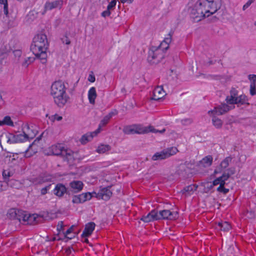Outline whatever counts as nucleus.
I'll return each mask as SVG.
<instances>
[{
  "mask_svg": "<svg viewBox=\"0 0 256 256\" xmlns=\"http://www.w3.org/2000/svg\"><path fill=\"white\" fill-rule=\"evenodd\" d=\"M178 150L176 147H171L164 149L160 152H156L152 158V160L156 161L164 160L177 153Z\"/></svg>",
  "mask_w": 256,
  "mask_h": 256,
  "instance_id": "obj_7",
  "label": "nucleus"
},
{
  "mask_svg": "<svg viewBox=\"0 0 256 256\" xmlns=\"http://www.w3.org/2000/svg\"><path fill=\"white\" fill-rule=\"evenodd\" d=\"M62 43L66 44H70V40L67 36H64L63 38H62Z\"/></svg>",
  "mask_w": 256,
  "mask_h": 256,
  "instance_id": "obj_52",
  "label": "nucleus"
},
{
  "mask_svg": "<svg viewBox=\"0 0 256 256\" xmlns=\"http://www.w3.org/2000/svg\"><path fill=\"white\" fill-rule=\"evenodd\" d=\"M31 147H32V145H30L28 149L26 152L25 156L26 158L30 157L32 155V154H29L30 149Z\"/></svg>",
  "mask_w": 256,
  "mask_h": 256,
  "instance_id": "obj_60",
  "label": "nucleus"
},
{
  "mask_svg": "<svg viewBox=\"0 0 256 256\" xmlns=\"http://www.w3.org/2000/svg\"><path fill=\"white\" fill-rule=\"evenodd\" d=\"M81 194V197H82L84 202L88 200H90L92 198V195L90 192L82 193Z\"/></svg>",
  "mask_w": 256,
  "mask_h": 256,
  "instance_id": "obj_46",
  "label": "nucleus"
},
{
  "mask_svg": "<svg viewBox=\"0 0 256 256\" xmlns=\"http://www.w3.org/2000/svg\"><path fill=\"white\" fill-rule=\"evenodd\" d=\"M74 226H71L64 233V236L66 238H68L70 240H71L72 239L74 236H68V235L72 233L74 230Z\"/></svg>",
  "mask_w": 256,
  "mask_h": 256,
  "instance_id": "obj_42",
  "label": "nucleus"
},
{
  "mask_svg": "<svg viewBox=\"0 0 256 256\" xmlns=\"http://www.w3.org/2000/svg\"><path fill=\"white\" fill-rule=\"evenodd\" d=\"M66 88L65 82L62 80L56 81L51 86L50 94L59 108L64 107L70 99L66 93Z\"/></svg>",
  "mask_w": 256,
  "mask_h": 256,
  "instance_id": "obj_3",
  "label": "nucleus"
},
{
  "mask_svg": "<svg viewBox=\"0 0 256 256\" xmlns=\"http://www.w3.org/2000/svg\"><path fill=\"white\" fill-rule=\"evenodd\" d=\"M225 184L226 182L221 183L220 185L217 188V191L222 192L224 194H227L229 192V190L224 187Z\"/></svg>",
  "mask_w": 256,
  "mask_h": 256,
  "instance_id": "obj_37",
  "label": "nucleus"
},
{
  "mask_svg": "<svg viewBox=\"0 0 256 256\" xmlns=\"http://www.w3.org/2000/svg\"><path fill=\"white\" fill-rule=\"evenodd\" d=\"M12 50V48L9 44L4 43L0 48V57H2Z\"/></svg>",
  "mask_w": 256,
  "mask_h": 256,
  "instance_id": "obj_25",
  "label": "nucleus"
},
{
  "mask_svg": "<svg viewBox=\"0 0 256 256\" xmlns=\"http://www.w3.org/2000/svg\"><path fill=\"white\" fill-rule=\"evenodd\" d=\"M48 46L47 36L42 33L38 34L34 38L30 46V50L33 54L39 58L43 64L46 63V50Z\"/></svg>",
  "mask_w": 256,
  "mask_h": 256,
  "instance_id": "obj_2",
  "label": "nucleus"
},
{
  "mask_svg": "<svg viewBox=\"0 0 256 256\" xmlns=\"http://www.w3.org/2000/svg\"><path fill=\"white\" fill-rule=\"evenodd\" d=\"M122 131L124 133L126 134H142L148 132H156L154 128L152 126L144 128L138 124H132L126 126L124 128Z\"/></svg>",
  "mask_w": 256,
  "mask_h": 256,
  "instance_id": "obj_5",
  "label": "nucleus"
},
{
  "mask_svg": "<svg viewBox=\"0 0 256 256\" xmlns=\"http://www.w3.org/2000/svg\"><path fill=\"white\" fill-rule=\"evenodd\" d=\"M218 226L220 227L221 230L224 231H228L231 228V226L230 224L227 222H218Z\"/></svg>",
  "mask_w": 256,
  "mask_h": 256,
  "instance_id": "obj_31",
  "label": "nucleus"
},
{
  "mask_svg": "<svg viewBox=\"0 0 256 256\" xmlns=\"http://www.w3.org/2000/svg\"><path fill=\"white\" fill-rule=\"evenodd\" d=\"M235 173V168H230L227 170V172H224L222 175L225 176H228V178L232 174Z\"/></svg>",
  "mask_w": 256,
  "mask_h": 256,
  "instance_id": "obj_47",
  "label": "nucleus"
},
{
  "mask_svg": "<svg viewBox=\"0 0 256 256\" xmlns=\"http://www.w3.org/2000/svg\"><path fill=\"white\" fill-rule=\"evenodd\" d=\"M164 52L160 48L152 46L148 53V60L151 64L160 62L164 58Z\"/></svg>",
  "mask_w": 256,
  "mask_h": 256,
  "instance_id": "obj_6",
  "label": "nucleus"
},
{
  "mask_svg": "<svg viewBox=\"0 0 256 256\" xmlns=\"http://www.w3.org/2000/svg\"><path fill=\"white\" fill-rule=\"evenodd\" d=\"M84 184L80 180H73L70 183V188L68 189V194L72 193H77L81 191L83 188Z\"/></svg>",
  "mask_w": 256,
  "mask_h": 256,
  "instance_id": "obj_11",
  "label": "nucleus"
},
{
  "mask_svg": "<svg viewBox=\"0 0 256 256\" xmlns=\"http://www.w3.org/2000/svg\"><path fill=\"white\" fill-rule=\"evenodd\" d=\"M54 194L59 198L62 197L64 194H68V190L62 184H58L54 190Z\"/></svg>",
  "mask_w": 256,
  "mask_h": 256,
  "instance_id": "obj_14",
  "label": "nucleus"
},
{
  "mask_svg": "<svg viewBox=\"0 0 256 256\" xmlns=\"http://www.w3.org/2000/svg\"><path fill=\"white\" fill-rule=\"evenodd\" d=\"M66 252L67 254H70L71 252V249L70 248H68L66 250Z\"/></svg>",
  "mask_w": 256,
  "mask_h": 256,
  "instance_id": "obj_62",
  "label": "nucleus"
},
{
  "mask_svg": "<svg viewBox=\"0 0 256 256\" xmlns=\"http://www.w3.org/2000/svg\"><path fill=\"white\" fill-rule=\"evenodd\" d=\"M18 210H16L14 208L10 209L8 212L9 216L10 218L16 219L17 217V212Z\"/></svg>",
  "mask_w": 256,
  "mask_h": 256,
  "instance_id": "obj_38",
  "label": "nucleus"
},
{
  "mask_svg": "<svg viewBox=\"0 0 256 256\" xmlns=\"http://www.w3.org/2000/svg\"><path fill=\"white\" fill-rule=\"evenodd\" d=\"M95 76H94L92 74H92H90L89 76H88V80L91 82H94V81H95Z\"/></svg>",
  "mask_w": 256,
  "mask_h": 256,
  "instance_id": "obj_58",
  "label": "nucleus"
},
{
  "mask_svg": "<svg viewBox=\"0 0 256 256\" xmlns=\"http://www.w3.org/2000/svg\"><path fill=\"white\" fill-rule=\"evenodd\" d=\"M82 194L76 195L72 197V202L74 204H80L84 202Z\"/></svg>",
  "mask_w": 256,
  "mask_h": 256,
  "instance_id": "obj_36",
  "label": "nucleus"
},
{
  "mask_svg": "<svg viewBox=\"0 0 256 256\" xmlns=\"http://www.w3.org/2000/svg\"><path fill=\"white\" fill-rule=\"evenodd\" d=\"M198 186L195 184L190 185L187 186H186L182 190V192L183 194H185V195H191L192 194L194 191L197 190Z\"/></svg>",
  "mask_w": 256,
  "mask_h": 256,
  "instance_id": "obj_27",
  "label": "nucleus"
},
{
  "mask_svg": "<svg viewBox=\"0 0 256 256\" xmlns=\"http://www.w3.org/2000/svg\"><path fill=\"white\" fill-rule=\"evenodd\" d=\"M232 158L228 156L220 164V167L214 170V173L218 174L220 172L226 168L230 163L232 162Z\"/></svg>",
  "mask_w": 256,
  "mask_h": 256,
  "instance_id": "obj_20",
  "label": "nucleus"
},
{
  "mask_svg": "<svg viewBox=\"0 0 256 256\" xmlns=\"http://www.w3.org/2000/svg\"><path fill=\"white\" fill-rule=\"evenodd\" d=\"M2 125H3L2 121L0 120V126H2Z\"/></svg>",
  "mask_w": 256,
  "mask_h": 256,
  "instance_id": "obj_64",
  "label": "nucleus"
},
{
  "mask_svg": "<svg viewBox=\"0 0 256 256\" xmlns=\"http://www.w3.org/2000/svg\"><path fill=\"white\" fill-rule=\"evenodd\" d=\"M248 99L244 94H241L236 98V104H244L246 103Z\"/></svg>",
  "mask_w": 256,
  "mask_h": 256,
  "instance_id": "obj_32",
  "label": "nucleus"
},
{
  "mask_svg": "<svg viewBox=\"0 0 256 256\" xmlns=\"http://www.w3.org/2000/svg\"><path fill=\"white\" fill-rule=\"evenodd\" d=\"M221 7V0H198L190 8V18L198 22L214 14Z\"/></svg>",
  "mask_w": 256,
  "mask_h": 256,
  "instance_id": "obj_1",
  "label": "nucleus"
},
{
  "mask_svg": "<svg viewBox=\"0 0 256 256\" xmlns=\"http://www.w3.org/2000/svg\"><path fill=\"white\" fill-rule=\"evenodd\" d=\"M64 222L62 221H60L58 222L57 225V230L58 233H60L61 231L63 230H64Z\"/></svg>",
  "mask_w": 256,
  "mask_h": 256,
  "instance_id": "obj_49",
  "label": "nucleus"
},
{
  "mask_svg": "<svg viewBox=\"0 0 256 256\" xmlns=\"http://www.w3.org/2000/svg\"><path fill=\"white\" fill-rule=\"evenodd\" d=\"M254 1V0H248L247 2L243 6V10H246Z\"/></svg>",
  "mask_w": 256,
  "mask_h": 256,
  "instance_id": "obj_55",
  "label": "nucleus"
},
{
  "mask_svg": "<svg viewBox=\"0 0 256 256\" xmlns=\"http://www.w3.org/2000/svg\"><path fill=\"white\" fill-rule=\"evenodd\" d=\"M7 186H10V187L16 188L18 184V182L15 180H10L6 182Z\"/></svg>",
  "mask_w": 256,
  "mask_h": 256,
  "instance_id": "obj_40",
  "label": "nucleus"
},
{
  "mask_svg": "<svg viewBox=\"0 0 256 256\" xmlns=\"http://www.w3.org/2000/svg\"><path fill=\"white\" fill-rule=\"evenodd\" d=\"M248 79L251 81L250 82H254L256 84V74H249L248 76Z\"/></svg>",
  "mask_w": 256,
  "mask_h": 256,
  "instance_id": "obj_53",
  "label": "nucleus"
},
{
  "mask_svg": "<svg viewBox=\"0 0 256 256\" xmlns=\"http://www.w3.org/2000/svg\"><path fill=\"white\" fill-rule=\"evenodd\" d=\"M238 96V91L235 88H232L230 90V96H226V101L230 104H236Z\"/></svg>",
  "mask_w": 256,
  "mask_h": 256,
  "instance_id": "obj_16",
  "label": "nucleus"
},
{
  "mask_svg": "<svg viewBox=\"0 0 256 256\" xmlns=\"http://www.w3.org/2000/svg\"><path fill=\"white\" fill-rule=\"evenodd\" d=\"M114 115V113L113 112H110L108 114L104 116L102 120L100 122L98 128L95 132H94L95 135H96L100 132L101 128L105 126Z\"/></svg>",
  "mask_w": 256,
  "mask_h": 256,
  "instance_id": "obj_18",
  "label": "nucleus"
},
{
  "mask_svg": "<svg viewBox=\"0 0 256 256\" xmlns=\"http://www.w3.org/2000/svg\"><path fill=\"white\" fill-rule=\"evenodd\" d=\"M2 177L4 180V182H6L10 180H9V178L12 176V173L8 170H4L2 172Z\"/></svg>",
  "mask_w": 256,
  "mask_h": 256,
  "instance_id": "obj_33",
  "label": "nucleus"
},
{
  "mask_svg": "<svg viewBox=\"0 0 256 256\" xmlns=\"http://www.w3.org/2000/svg\"><path fill=\"white\" fill-rule=\"evenodd\" d=\"M50 119L53 122H54V120L60 121L62 119V116H60L57 114H55L53 116H52Z\"/></svg>",
  "mask_w": 256,
  "mask_h": 256,
  "instance_id": "obj_50",
  "label": "nucleus"
},
{
  "mask_svg": "<svg viewBox=\"0 0 256 256\" xmlns=\"http://www.w3.org/2000/svg\"><path fill=\"white\" fill-rule=\"evenodd\" d=\"M97 96L96 90L94 87L91 88L88 92V98L90 104H94Z\"/></svg>",
  "mask_w": 256,
  "mask_h": 256,
  "instance_id": "obj_26",
  "label": "nucleus"
},
{
  "mask_svg": "<svg viewBox=\"0 0 256 256\" xmlns=\"http://www.w3.org/2000/svg\"><path fill=\"white\" fill-rule=\"evenodd\" d=\"M34 60V58L30 57L26 58L22 63V66L24 67H27Z\"/></svg>",
  "mask_w": 256,
  "mask_h": 256,
  "instance_id": "obj_44",
  "label": "nucleus"
},
{
  "mask_svg": "<svg viewBox=\"0 0 256 256\" xmlns=\"http://www.w3.org/2000/svg\"><path fill=\"white\" fill-rule=\"evenodd\" d=\"M173 32H170L168 36L164 38V40L161 42L160 45L158 46V48H160V49L164 52H166L169 48V44L172 41V37Z\"/></svg>",
  "mask_w": 256,
  "mask_h": 256,
  "instance_id": "obj_19",
  "label": "nucleus"
},
{
  "mask_svg": "<svg viewBox=\"0 0 256 256\" xmlns=\"http://www.w3.org/2000/svg\"><path fill=\"white\" fill-rule=\"evenodd\" d=\"M214 186L212 183L211 182H207L205 183L204 185V190L206 192H208L210 190H211L213 188Z\"/></svg>",
  "mask_w": 256,
  "mask_h": 256,
  "instance_id": "obj_43",
  "label": "nucleus"
},
{
  "mask_svg": "<svg viewBox=\"0 0 256 256\" xmlns=\"http://www.w3.org/2000/svg\"><path fill=\"white\" fill-rule=\"evenodd\" d=\"M213 158L212 156L208 155L204 158L199 162L198 166L200 168H207L210 166L212 162Z\"/></svg>",
  "mask_w": 256,
  "mask_h": 256,
  "instance_id": "obj_22",
  "label": "nucleus"
},
{
  "mask_svg": "<svg viewBox=\"0 0 256 256\" xmlns=\"http://www.w3.org/2000/svg\"><path fill=\"white\" fill-rule=\"evenodd\" d=\"M64 148V146L60 144L52 145L48 148V154L62 156L63 154V150Z\"/></svg>",
  "mask_w": 256,
  "mask_h": 256,
  "instance_id": "obj_12",
  "label": "nucleus"
},
{
  "mask_svg": "<svg viewBox=\"0 0 256 256\" xmlns=\"http://www.w3.org/2000/svg\"><path fill=\"white\" fill-rule=\"evenodd\" d=\"M26 128L29 130V126L27 124L25 125L24 127V131L23 134L12 135V138H10L8 141L10 142V143H17L22 142L27 140L30 137V134L28 133H26Z\"/></svg>",
  "mask_w": 256,
  "mask_h": 256,
  "instance_id": "obj_8",
  "label": "nucleus"
},
{
  "mask_svg": "<svg viewBox=\"0 0 256 256\" xmlns=\"http://www.w3.org/2000/svg\"><path fill=\"white\" fill-rule=\"evenodd\" d=\"M0 4L4 5V12L6 16H8V0H0Z\"/></svg>",
  "mask_w": 256,
  "mask_h": 256,
  "instance_id": "obj_35",
  "label": "nucleus"
},
{
  "mask_svg": "<svg viewBox=\"0 0 256 256\" xmlns=\"http://www.w3.org/2000/svg\"><path fill=\"white\" fill-rule=\"evenodd\" d=\"M140 220L145 222L158 220V211L152 210L146 216H144Z\"/></svg>",
  "mask_w": 256,
  "mask_h": 256,
  "instance_id": "obj_17",
  "label": "nucleus"
},
{
  "mask_svg": "<svg viewBox=\"0 0 256 256\" xmlns=\"http://www.w3.org/2000/svg\"><path fill=\"white\" fill-rule=\"evenodd\" d=\"M111 12L107 8L106 10L103 12L102 14V16L104 17L110 16Z\"/></svg>",
  "mask_w": 256,
  "mask_h": 256,
  "instance_id": "obj_57",
  "label": "nucleus"
},
{
  "mask_svg": "<svg viewBox=\"0 0 256 256\" xmlns=\"http://www.w3.org/2000/svg\"><path fill=\"white\" fill-rule=\"evenodd\" d=\"M120 2L122 3H125L126 2H129V0H120Z\"/></svg>",
  "mask_w": 256,
  "mask_h": 256,
  "instance_id": "obj_63",
  "label": "nucleus"
},
{
  "mask_svg": "<svg viewBox=\"0 0 256 256\" xmlns=\"http://www.w3.org/2000/svg\"><path fill=\"white\" fill-rule=\"evenodd\" d=\"M52 179L53 177L52 175L42 174L37 177L32 178L30 182L34 185H40L46 182H52Z\"/></svg>",
  "mask_w": 256,
  "mask_h": 256,
  "instance_id": "obj_9",
  "label": "nucleus"
},
{
  "mask_svg": "<svg viewBox=\"0 0 256 256\" xmlns=\"http://www.w3.org/2000/svg\"><path fill=\"white\" fill-rule=\"evenodd\" d=\"M250 91L251 96H253L256 94V84H254V82H250Z\"/></svg>",
  "mask_w": 256,
  "mask_h": 256,
  "instance_id": "obj_45",
  "label": "nucleus"
},
{
  "mask_svg": "<svg viewBox=\"0 0 256 256\" xmlns=\"http://www.w3.org/2000/svg\"><path fill=\"white\" fill-rule=\"evenodd\" d=\"M230 110V106L226 104H222L214 108V110L208 111V114L212 116L213 124L216 128H220L222 125V120L217 118L214 115H222Z\"/></svg>",
  "mask_w": 256,
  "mask_h": 256,
  "instance_id": "obj_4",
  "label": "nucleus"
},
{
  "mask_svg": "<svg viewBox=\"0 0 256 256\" xmlns=\"http://www.w3.org/2000/svg\"><path fill=\"white\" fill-rule=\"evenodd\" d=\"M26 212L23 211L22 210H18L17 212V217L16 220H18L20 222H22V220H24L23 217L24 216Z\"/></svg>",
  "mask_w": 256,
  "mask_h": 256,
  "instance_id": "obj_41",
  "label": "nucleus"
},
{
  "mask_svg": "<svg viewBox=\"0 0 256 256\" xmlns=\"http://www.w3.org/2000/svg\"><path fill=\"white\" fill-rule=\"evenodd\" d=\"M95 224L94 222H90L86 225L82 236L88 237L92 234L95 228Z\"/></svg>",
  "mask_w": 256,
  "mask_h": 256,
  "instance_id": "obj_21",
  "label": "nucleus"
},
{
  "mask_svg": "<svg viewBox=\"0 0 256 256\" xmlns=\"http://www.w3.org/2000/svg\"><path fill=\"white\" fill-rule=\"evenodd\" d=\"M74 152L70 149L64 148L62 155L68 162L72 163L74 160Z\"/></svg>",
  "mask_w": 256,
  "mask_h": 256,
  "instance_id": "obj_24",
  "label": "nucleus"
},
{
  "mask_svg": "<svg viewBox=\"0 0 256 256\" xmlns=\"http://www.w3.org/2000/svg\"><path fill=\"white\" fill-rule=\"evenodd\" d=\"M2 121L3 125H7L11 126H14L13 122L9 116H6Z\"/></svg>",
  "mask_w": 256,
  "mask_h": 256,
  "instance_id": "obj_34",
  "label": "nucleus"
},
{
  "mask_svg": "<svg viewBox=\"0 0 256 256\" xmlns=\"http://www.w3.org/2000/svg\"><path fill=\"white\" fill-rule=\"evenodd\" d=\"M50 186L51 184H49L48 186H46L44 188H42L40 190L41 194L42 195L46 194L48 192V191L50 190Z\"/></svg>",
  "mask_w": 256,
  "mask_h": 256,
  "instance_id": "obj_51",
  "label": "nucleus"
},
{
  "mask_svg": "<svg viewBox=\"0 0 256 256\" xmlns=\"http://www.w3.org/2000/svg\"><path fill=\"white\" fill-rule=\"evenodd\" d=\"M177 212H171L170 210H162L158 212V220L166 219L170 220H175L178 218Z\"/></svg>",
  "mask_w": 256,
  "mask_h": 256,
  "instance_id": "obj_10",
  "label": "nucleus"
},
{
  "mask_svg": "<svg viewBox=\"0 0 256 256\" xmlns=\"http://www.w3.org/2000/svg\"><path fill=\"white\" fill-rule=\"evenodd\" d=\"M112 195V192L109 188H104L100 190L96 194V197L99 199L104 200H108Z\"/></svg>",
  "mask_w": 256,
  "mask_h": 256,
  "instance_id": "obj_13",
  "label": "nucleus"
},
{
  "mask_svg": "<svg viewBox=\"0 0 256 256\" xmlns=\"http://www.w3.org/2000/svg\"><path fill=\"white\" fill-rule=\"evenodd\" d=\"M24 216V220H22V222H28V224L30 223L31 222V220L35 218L34 216H30L29 214H28L26 212Z\"/></svg>",
  "mask_w": 256,
  "mask_h": 256,
  "instance_id": "obj_39",
  "label": "nucleus"
},
{
  "mask_svg": "<svg viewBox=\"0 0 256 256\" xmlns=\"http://www.w3.org/2000/svg\"><path fill=\"white\" fill-rule=\"evenodd\" d=\"M165 94V92L162 86H158L153 91V96L152 99L155 100H158L162 98Z\"/></svg>",
  "mask_w": 256,
  "mask_h": 256,
  "instance_id": "obj_15",
  "label": "nucleus"
},
{
  "mask_svg": "<svg viewBox=\"0 0 256 256\" xmlns=\"http://www.w3.org/2000/svg\"><path fill=\"white\" fill-rule=\"evenodd\" d=\"M254 1V0H248L247 2L243 6V10H246Z\"/></svg>",
  "mask_w": 256,
  "mask_h": 256,
  "instance_id": "obj_54",
  "label": "nucleus"
},
{
  "mask_svg": "<svg viewBox=\"0 0 256 256\" xmlns=\"http://www.w3.org/2000/svg\"><path fill=\"white\" fill-rule=\"evenodd\" d=\"M154 129L156 130V132H155L154 133H156V132H160V133H163L165 131H166V130L164 128L162 129V130H156L154 128Z\"/></svg>",
  "mask_w": 256,
  "mask_h": 256,
  "instance_id": "obj_61",
  "label": "nucleus"
},
{
  "mask_svg": "<svg viewBox=\"0 0 256 256\" xmlns=\"http://www.w3.org/2000/svg\"><path fill=\"white\" fill-rule=\"evenodd\" d=\"M228 179V176H225L222 175L221 176H220L216 178V180H214L212 183L214 186H217L218 184H220V186L221 183L224 182Z\"/></svg>",
  "mask_w": 256,
  "mask_h": 256,
  "instance_id": "obj_29",
  "label": "nucleus"
},
{
  "mask_svg": "<svg viewBox=\"0 0 256 256\" xmlns=\"http://www.w3.org/2000/svg\"><path fill=\"white\" fill-rule=\"evenodd\" d=\"M62 4V0H56L52 2H48L46 3L44 8L46 10H50L53 8L61 6Z\"/></svg>",
  "mask_w": 256,
  "mask_h": 256,
  "instance_id": "obj_23",
  "label": "nucleus"
},
{
  "mask_svg": "<svg viewBox=\"0 0 256 256\" xmlns=\"http://www.w3.org/2000/svg\"><path fill=\"white\" fill-rule=\"evenodd\" d=\"M14 53L16 56L19 58L22 54V51L20 50H15L14 51Z\"/></svg>",
  "mask_w": 256,
  "mask_h": 256,
  "instance_id": "obj_59",
  "label": "nucleus"
},
{
  "mask_svg": "<svg viewBox=\"0 0 256 256\" xmlns=\"http://www.w3.org/2000/svg\"><path fill=\"white\" fill-rule=\"evenodd\" d=\"M110 150V146L108 144H101L98 147L96 152L100 154H104Z\"/></svg>",
  "mask_w": 256,
  "mask_h": 256,
  "instance_id": "obj_30",
  "label": "nucleus"
},
{
  "mask_svg": "<svg viewBox=\"0 0 256 256\" xmlns=\"http://www.w3.org/2000/svg\"><path fill=\"white\" fill-rule=\"evenodd\" d=\"M116 0H112L108 4V6H107V8L108 10H112L116 6Z\"/></svg>",
  "mask_w": 256,
  "mask_h": 256,
  "instance_id": "obj_48",
  "label": "nucleus"
},
{
  "mask_svg": "<svg viewBox=\"0 0 256 256\" xmlns=\"http://www.w3.org/2000/svg\"><path fill=\"white\" fill-rule=\"evenodd\" d=\"M7 188L6 184H4L3 182L0 181V192L6 190Z\"/></svg>",
  "mask_w": 256,
  "mask_h": 256,
  "instance_id": "obj_56",
  "label": "nucleus"
},
{
  "mask_svg": "<svg viewBox=\"0 0 256 256\" xmlns=\"http://www.w3.org/2000/svg\"><path fill=\"white\" fill-rule=\"evenodd\" d=\"M94 132L90 134H86L82 136L80 141L82 144H85L88 141H90L94 136H96Z\"/></svg>",
  "mask_w": 256,
  "mask_h": 256,
  "instance_id": "obj_28",
  "label": "nucleus"
}]
</instances>
